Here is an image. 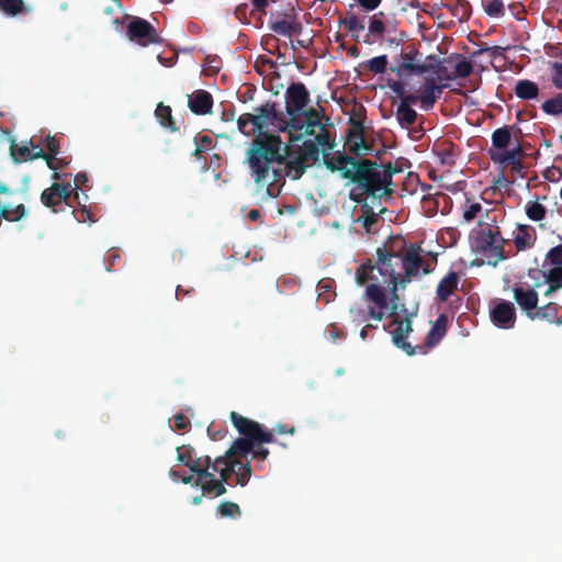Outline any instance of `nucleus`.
<instances>
[{"mask_svg": "<svg viewBox=\"0 0 562 562\" xmlns=\"http://www.w3.org/2000/svg\"><path fill=\"white\" fill-rule=\"evenodd\" d=\"M194 449L189 445L177 448V460L186 467H190L193 460Z\"/></svg>", "mask_w": 562, "mask_h": 562, "instance_id": "8fccbe9b", "label": "nucleus"}, {"mask_svg": "<svg viewBox=\"0 0 562 562\" xmlns=\"http://www.w3.org/2000/svg\"><path fill=\"white\" fill-rule=\"evenodd\" d=\"M491 319L498 328H514L516 324V308L514 304L509 301L497 302L491 310Z\"/></svg>", "mask_w": 562, "mask_h": 562, "instance_id": "2eb2a0df", "label": "nucleus"}, {"mask_svg": "<svg viewBox=\"0 0 562 562\" xmlns=\"http://www.w3.org/2000/svg\"><path fill=\"white\" fill-rule=\"evenodd\" d=\"M361 211H362V215H361V220H362V226L369 231L371 225H373L374 223H376L378 218H376V214L374 213L372 206H370L368 203H363L362 206H361Z\"/></svg>", "mask_w": 562, "mask_h": 562, "instance_id": "09e8293b", "label": "nucleus"}, {"mask_svg": "<svg viewBox=\"0 0 562 562\" xmlns=\"http://www.w3.org/2000/svg\"><path fill=\"white\" fill-rule=\"evenodd\" d=\"M448 322V316L443 313L437 317L436 322L434 323L430 330L426 335L425 346H423L424 349H431L441 341V339L447 334Z\"/></svg>", "mask_w": 562, "mask_h": 562, "instance_id": "5701e85b", "label": "nucleus"}, {"mask_svg": "<svg viewBox=\"0 0 562 562\" xmlns=\"http://www.w3.org/2000/svg\"><path fill=\"white\" fill-rule=\"evenodd\" d=\"M531 321L541 319L550 324L562 325L561 306L558 303L549 302L548 304L538 307L530 317Z\"/></svg>", "mask_w": 562, "mask_h": 562, "instance_id": "b1692460", "label": "nucleus"}, {"mask_svg": "<svg viewBox=\"0 0 562 562\" xmlns=\"http://www.w3.org/2000/svg\"><path fill=\"white\" fill-rule=\"evenodd\" d=\"M505 48L502 46H491V47H484L479 48L472 53V57L475 58L484 53H487L491 58H497L504 56Z\"/></svg>", "mask_w": 562, "mask_h": 562, "instance_id": "864d4df0", "label": "nucleus"}, {"mask_svg": "<svg viewBox=\"0 0 562 562\" xmlns=\"http://www.w3.org/2000/svg\"><path fill=\"white\" fill-rule=\"evenodd\" d=\"M541 110L547 115L559 116L562 114V92L554 94L541 104Z\"/></svg>", "mask_w": 562, "mask_h": 562, "instance_id": "c9c22d12", "label": "nucleus"}, {"mask_svg": "<svg viewBox=\"0 0 562 562\" xmlns=\"http://www.w3.org/2000/svg\"><path fill=\"white\" fill-rule=\"evenodd\" d=\"M507 241L497 225L486 224L474 236L473 249L486 260L487 265L495 267L508 258L505 251Z\"/></svg>", "mask_w": 562, "mask_h": 562, "instance_id": "39448f33", "label": "nucleus"}, {"mask_svg": "<svg viewBox=\"0 0 562 562\" xmlns=\"http://www.w3.org/2000/svg\"><path fill=\"white\" fill-rule=\"evenodd\" d=\"M521 157L522 148L519 142H516L515 145L510 147L509 151L491 154V160L493 162L503 166H512L513 171H519L522 168Z\"/></svg>", "mask_w": 562, "mask_h": 562, "instance_id": "aec40b11", "label": "nucleus"}, {"mask_svg": "<svg viewBox=\"0 0 562 562\" xmlns=\"http://www.w3.org/2000/svg\"><path fill=\"white\" fill-rule=\"evenodd\" d=\"M351 317H352V322L356 323L357 325L368 321V318H372L370 315H369V311L366 312L363 308L361 307H351L350 311H349Z\"/></svg>", "mask_w": 562, "mask_h": 562, "instance_id": "13d9d810", "label": "nucleus"}, {"mask_svg": "<svg viewBox=\"0 0 562 562\" xmlns=\"http://www.w3.org/2000/svg\"><path fill=\"white\" fill-rule=\"evenodd\" d=\"M513 297L527 317L530 318L538 306V292L529 285L516 284L513 288Z\"/></svg>", "mask_w": 562, "mask_h": 562, "instance_id": "dca6fc26", "label": "nucleus"}, {"mask_svg": "<svg viewBox=\"0 0 562 562\" xmlns=\"http://www.w3.org/2000/svg\"><path fill=\"white\" fill-rule=\"evenodd\" d=\"M420 251V246L409 244L407 247L405 244V249L401 256V263L404 270V276L401 277V288H405L413 277L420 276V269H423L422 274H429L431 272L429 266L422 258Z\"/></svg>", "mask_w": 562, "mask_h": 562, "instance_id": "6e6552de", "label": "nucleus"}, {"mask_svg": "<svg viewBox=\"0 0 562 562\" xmlns=\"http://www.w3.org/2000/svg\"><path fill=\"white\" fill-rule=\"evenodd\" d=\"M551 81L557 89L562 90V63L554 61L552 64Z\"/></svg>", "mask_w": 562, "mask_h": 562, "instance_id": "5fc2aeb1", "label": "nucleus"}, {"mask_svg": "<svg viewBox=\"0 0 562 562\" xmlns=\"http://www.w3.org/2000/svg\"><path fill=\"white\" fill-rule=\"evenodd\" d=\"M213 97L206 90H194L191 94H188V108L195 115H206L212 113L213 109Z\"/></svg>", "mask_w": 562, "mask_h": 562, "instance_id": "f3484780", "label": "nucleus"}, {"mask_svg": "<svg viewBox=\"0 0 562 562\" xmlns=\"http://www.w3.org/2000/svg\"><path fill=\"white\" fill-rule=\"evenodd\" d=\"M442 94V87H427L420 86L416 93H407V101L420 103L425 111L434 108L437 100Z\"/></svg>", "mask_w": 562, "mask_h": 562, "instance_id": "a211bd4d", "label": "nucleus"}, {"mask_svg": "<svg viewBox=\"0 0 562 562\" xmlns=\"http://www.w3.org/2000/svg\"><path fill=\"white\" fill-rule=\"evenodd\" d=\"M473 71L472 64L467 60L464 57H461V59L457 63L454 67V76L457 78H467L469 77Z\"/></svg>", "mask_w": 562, "mask_h": 562, "instance_id": "3c124183", "label": "nucleus"}, {"mask_svg": "<svg viewBox=\"0 0 562 562\" xmlns=\"http://www.w3.org/2000/svg\"><path fill=\"white\" fill-rule=\"evenodd\" d=\"M26 215V209L24 204H19L15 207L0 205V216L9 222L20 221Z\"/></svg>", "mask_w": 562, "mask_h": 562, "instance_id": "e433bc0d", "label": "nucleus"}, {"mask_svg": "<svg viewBox=\"0 0 562 562\" xmlns=\"http://www.w3.org/2000/svg\"><path fill=\"white\" fill-rule=\"evenodd\" d=\"M155 115L161 126L170 128V131L172 132L178 130L176 126V122L173 121V117L171 115V108L169 105L159 103L155 111Z\"/></svg>", "mask_w": 562, "mask_h": 562, "instance_id": "72a5a7b5", "label": "nucleus"}, {"mask_svg": "<svg viewBox=\"0 0 562 562\" xmlns=\"http://www.w3.org/2000/svg\"><path fill=\"white\" fill-rule=\"evenodd\" d=\"M526 215L529 220L533 222H540L542 221L547 215V209L543 204L539 203L538 201H529L526 204Z\"/></svg>", "mask_w": 562, "mask_h": 562, "instance_id": "ea45409f", "label": "nucleus"}, {"mask_svg": "<svg viewBox=\"0 0 562 562\" xmlns=\"http://www.w3.org/2000/svg\"><path fill=\"white\" fill-rule=\"evenodd\" d=\"M127 36L130 41L136 42L140 46L158 44L161 42L156 29L145 19L133 18L127 25Z\"/></svg>", "mask_w": 562, "mask_h": 562, "instance_id": "9b49d317", "label": "nucleus"}, {"mask_svg": "<svg viewBox=\"0 0 562 562\" xmlns=\"http://www.w3.org/2000/svg\"><path fill=\"white\" fill-rule=\"evenodd\" d=\"M512 127L510 126H503L499 128H496L491 136L492 146L488 148L487 153L491 157V154H499L504 151H509V146L515 145V142H513L512 137Z\"/></svg>", "mask_w": 562, "mask_h": 562, "instance_id": "6ab92c4d", "label": "nucleus"}, {"mask_svg": "<svg viewBox=\"0 0 562 562\" xmlns=\"http://www.w3.org/2000/svg\"><path fill=\"white\" fill-rule=\"evenodd\" d=\"M484 12L492 18L505 15V5L503 0H482Z\"/></svg>", "mask_w": 562, "mask_h": 562, "instance_id": "a19ab883", "label": "nucleus"}, {"mask_svg": "<svg viewBox=\"0 0 562 562\" xmlns=\"http://www.w3.org/2000/svg\"><path fill=\"white\" fill-rule=\"evenodd\" d=\"M217 512L222 517L235 518L241 516L239 506L233 502H222L217 507Z\"/></svg>", "mask_w": 562, "mask_h": 562, "instance_id": "49530a36", "label": "nucleus"}, {"mask_svg": "<svg viewBox=\"0 0 562 562\" xmlns=\"http://www.w3.org/2000/svg\"><path fill=\"white\" fill-rule=\"evenodd\" d=\"M340 24H342L344 27L351 33L361 32L364 30L363 21L359 20L357 15L351 13H348L345 18L340 19Z\"/></svg>", "mask_w": 562, "mask_h": 562, "instance_id": "37998d69", "label": "nucleus"}, {"mask_svg": "<svg viewBox=\"0 0 562 562\" xmlns=\"http://www.w3.org/2000/svg\"><path fill=\"white\" fill-rule=\"evenodd\" d=\"M302 115L305 117L304 121H301L300 116H294L293 119H290L289 122L290 130L300 132L297 138H300L303 134L307 136H314L317 128H324L321 122L319 113L316 109L310 108L308 110L302 112Z\"/></svg>", "mask_w": 562, "mask_h": 562, "instance_id": "4468645a", "label": "nucleus"}, {"mask_svg": "<svg viewBox=\"0 0 562 562\" xmlns=\"http://www.w3.org/2000/svg\"><path fill=\"white\" fill-rule=\"evenodd\" d=\"M70 210H71V213L75 215V218L79 223H85L87 221H91L92 213L90 212V210H88L86 207V205H82V207L78 211L76 210L75 206H74V209H70Z\"/></svg>", "mask_w": 562, "mask_h": 562, "instance_id": "bf43d9fd", "label": "nucleus"}, {"mask_svg": "<svg viewBox=\"0 0 562 562\" xmlns=\"http://www.w3.org/2000/svg\"><path fill=\"white\" fill-rule=\"evenodd\" d=\"M256 114H252V116H247V119L256 126H259L261 132L270 124H273V122L278 119L277 104L273 102H267L260 105L256 109Z\"/></svg>", "mask_w": 562, "mask_h": 562, "instance_id": "412c9836", "label": "nucleus"}, {"mask_svg": "<svg viewBox=\"0 0 562 562\" xmlns=\"http://www.w3.org/2000/svg\"><path fill=\"white\" fill-rule=\"evenodd\" d=\"M310 102V92L302 82L291 83L285 91V109L290 119L301 116Z\"/></svg>", "mask_w": 562, "mask_h": 562, "instance_id": "f8f14e48", "label": "nucleus"}, {"mask_svg": "<svg viewBox=\"0 0 562 562\" xmlns=\"http://www.w3.org/2000/svg\"><path fill=\"white\" fill-rule=\"evenodd\" d=\"M404 249L405 239L393 237L376 249L374 265L369 259L356 270L358 284L370 282L366 289V297L373 304L369 307V315L375 321H382L389 310V316L396 315L397 305L394 301L398 300L397 288L401 286V274L396 268L401 263Z\"/></svg>", "mask_w": 562, "mask_h": 562, "instance_id": "f257e3e1", "label": "nucleus"}, {"mask_svg": "<svg viewBox=\"0 0 562 562\" xmlns=\"http://www.w3.org/2000/svg\"><path fill=\"white\" fill-rule=\"evenodd\" d=\"M121 260V257L120 255L117 254V251H111L106 258V266H105V270L106 271H111L112 268L115 267L116 262Z\"/></svg>", "mask_w": 562, "mask_h": 562, "instance_id": "338daca9", "label": "nucleus"}, {"mask_svg": "<svg viewBox=\"0 0 562 562\" xmlns=\"http://www.w3.org/2000/svg\"><path fill=\"white\" fill-rule=\"evenodd\" d=\"M459 283V276L456 271L447 273L437 286V297L439 301L445 302L457 289Z\"/></svg>", "mask_w": 562, "mask_h": 562, "instance_id": "cd10ccee", "label": "nucleus"}, {"mask_svg": "<svg viewBox=\"0 0 562 562\" xmlns=\"http://www.w3.org/2000/svg\"><path fill=\"white\" fill-rule=\"evenodd\" d=\"M247 116H252V113H244L237 120V126L241 134L246 136L254 135L258 133L257 136L263 135L265 133L260 131L259 126H256L252 122H249Z\"/></svg>", "mask_w": 562, "mask_h": 562, "instance_id": "58836bf2", "label": "nucleus"}, {"mask_svg": "<svg viewBox=\"0 0 562 562\" xmlns=\"http://www.w3.org/2000/svg\"><path fill=\"white\" fill-rule=\"evenodd\" d=\"M247 12H248L247 3H241V4L237 5L235 9V15L241 22H244V20L247 19Z\"/></svg>", "mask_w": 562, "mask_h": 562, "instance_id": "774afa93", "label": "nucleus"}, {"mask_svg": "<svg viewBox=\"0 0 562 562\" xmlns=\"http://www.w3.org/2000/svg\"><path fill=\"white\" fill-rule=\"evenodd\" d=\"M71 184L70 183H53L41 194V201L49 207L54 213L65 212L67 209H74L71 203Z\"/></svg>", "mask_w": 562, "mask_h": 562, "instance_id": "1a4fd4ad", "label": "nucleus"}, {"mask_svg": "<svg viewBox=\"0 0 562 562\" xmlns=\"http://www.w3.org/2000/svg\"><path fill=\"white\" fill-rule=\"evenodd\" d=\"M252 4L251 14L257 12L259 15L266 14V9L269 5V0H250Z\"/></svg>", "mask_w": 562, "mask_h": 562, "instance_id": "680f3d73", "label": "nucleus"}, {"mask_svg": "<svg viewBox=\"0 0 562 562\" xmlns=\"http://www.w3.org/2000/svg\"><path fill=\"white\" fill-rule=\"evenodd\" d=\"M383 16V12H379L371 16L369 23V34L381 38L385 31L384 22L380 19Z\"/></svg>", "mask_w": 562, "mask_h": 562, "instance_id": "de8ad7c7", "label": "nucleus"}, {"mask_svg": "<svg viewBox=\"0 0 562 562\" xmlns=\"http://www.w3.org/2000/svg\"><path fill=\"white\" fill-rule=\"evenodd\" d=\"M188 468L191 472L196 474L193 485L198 486L203 480H206L207 476H212V472H210L209 469L212 468L214 471V460L209 456L193 458L192 463Z\"/></svg>", "mask_w": 562, "mask_h": 562, "instance_id": "bb28decb", "label": "nucleus"}, {"mask_svg": "<svg viewBox=\"0 0 562 562\" xmlns=\"http://www.w3.org/2000/svg\"><path fill=\"white\" fill-rule=\"evenodd\" d=\"M481 211H482L481 203H479V202L471 203V204L467 205V207L463 211V215H462L463 220L465 222H472L474 218L477 217V215L481 213Z\"/></svg>", "mask_w": 562, "mask_h": 562, "instance_id": "6e6d98bb", "label": "nucleus"}, {"mask_svg": "<svg viewBox=\"0 0 562 562\" xmlns=\"http://www.w3.org/2000/svg\"><path fill=\"white\" fill-rule=\"evenodd\" d=\"M342 151L357 159L371 154L372 147L366 140L364 126L361 120L352 116L349 119V127L346 131Z\"/></svg>", "mask_w": 562, "mask_h": 562, "instance_id": "0eeeda50", "label": "nucleus"}, {"mask_svg": "<svg viewBox=\"0 0 562 562\" xmlns=\"http://www.w3.org/2000/svg\"><path fill=\"white\" fill-rule=\"evenodd\" d=\"M282 145L279 136L263 134L256 136L247 150L250 176L259 188H266L270 196L279 193L285 177L297 180L306 170L302 158H285L282 150L286 151L288 146Z\"/></svg>", "mask_w": 562, "mask_h": 562, "instance_id": "f03ea898", "label": "nucleus"}, {"mask_svg": "<svg viewBox=\"0 0 562 562\" xmlns=\"http://www.w3.org/2000/svg\"><path fill=\"white\" fill-rule=\"evenodd\" d=\"M44 145L48 153H45V156L42 157L45 159L47 167L52 170H57V166L55 165L56 156L59 154L60 144L56 136L47 135L44 138Z\"/></svg>", "mask_w": 562, "mask_h": 562, "instance_id": "2f4dec72", "label": "nucleus"}, {"mask_svg": "<svg viewBox=\"0 0 562 562\" xmlns=\"http://www.w3.org/2000/svg\"><path fill=\"white\" fill-rule=\"evenodd\" d=\"M302 158L304 164L307 166L310 161H316L318 158V148L312 142H305L303 149L296 155Z\"/></svg>", "mask_w": 562, "mask_h": 562, "instance_id": "c03bdc74", "label": "nucleus"}, {"mask_svg": "<svg viewBox=\"0 0 562 562\" xmlns=\"http://www.w3.org/2000/svg\"><path fill=\"white\" fill-rule=\"evenodd\" d=\"M390 325H396L395 329L391 331L393 344L406 352L408 356H414L417 352V349L420 352L425 353L424 347H413L409 342L406 341V338L412 333V322L409 318L405 317L403 319H398L396 316Z\"/></svg>", "mask_w": 562, "mask_h": 562, "instance_id": "ddd939ff", "label": "nucleus"}, {"mask_svg": "<svg viewBox=\"0 0 562 562\" xmlns=\"http://www.w3.org/2000/svg\"><path fill=\"white\" fill-rule=\"evenodd\" d=\"M514 91L518 99L533 100L538 98L540 89L536 82L528 79H520L516 82Z\"/></svg>", "mask_w": 562, "mask_h": 562, "instance_id": "c756f323", "label": "nucleus"}, {"mask_svg": "<svg viewBox=\"0 0 562 562\" xmlns=\"http://www.w3.org/2000/svg\"><path fill=\"white\" fill-rule=\"evenodd\" d=\"M324 165L341 179L356 184L363 194L373 199L391 198L394 189L387 186L381 170L382 164L368 158L351 157L346 151L324 153Z\"/></svg>", "mask_w": 562, "mask_h": 562, "instance_id": "20e7f679", "label": "nucleus"}, {"mask_svg": "<svg viewBox=\"0 0 562 562\" xmlns=\"http://www.w3.org/2000/svg\"><path fill=\"white\" fill-rule=\"evenodd\" d=\"M387 64H389L387 56L386 55H380V56H376V57H373V58L369 59L364 64V66L370 71H372L374 75H378V74L385 72V70L387 68Z\"/></svg>", "mask_w": 562, "mask_h": 562, "instance_id": "79ce46f5", "label": "nucleus"}, {"mask_svg": "<svg viewBox=\"0 0 562 562\" xmlns=\"http://www.w3.org/2000/svg\"><path fill=\"white\" fill-rule=\"evenodd\" d=\"M224 483H229V480H223L221 476L220 480H216L212 473V476H207L199 486L202 488V495L217 497L226 493Z\"/></svg>", "mask_w": 562, "mask_h": 562, "instance_id": "c85d7f7f", "label": "nucleus"}, {"mask_svg": "<svg viewBox=\"0 0 562 562\" xmlns=\"http://www.w3.org/2000/svg\"><path fill=\"white\" fill-rule=\"evenodd\" d=\"M426 67H428V72H432L438 81L440 82H446L447 81H452L456 79V76L453 72H449L447 67L443 66V64L441 65H426Z\"/></svg>", "mask_w": 562, "mask_h": 562, "instance_id": "a18cd8bd", "label": "nucleus"}, {"mask_svg": "<svg viewBox=\"0 0 562 562\" xmlns=\"http://www.w3.org/2000/svg\"><path fill=\"white\" fill-rule=\"evenodd\" d=\"M390 89L401 98V102L396 109V120L398 124L408 128L414 125L417 120V112L412 108V104H416L415 102L407 101V93L405 92V85L401 80H389Z\"/></svg>", "mask_w": 562, "mask_h": 562, "instance_id": "9d476101", "label": "nucleus"}, {"mask_svg": "<svg viewBox=\"0 0 562 562\" xmlns=\"http://www.w3.org/2000/svg\"><path fill=\"white\" fill-rule=\"evenodd\" d=\"M0 11L9 16H16L29 13L30 9L25 7L23 0H0Z\"/></svg>", "mask_w": 562, "mask_h": 562, "instance_id": "473e14b6", "label": "nucleus"}, {"mask_svg": "<svg viewBox=\"0 0 562 562\" xmlns=\"http://www.w3.org/2000/svg\"><path fill=\"white\" fill-rule=\"evenodd\" d=\"M439 199L447 200L448 196L443 193H437L435 195L429 194L423 198V207L428 216H435L437 214L439 210Z\"/></svg>", "mask_w": 562, "mask_h": 562, "instance_id": "4c0bfd02", "label": "nucleus"}, {"mask_svg": "<svg viewBox=\"0 0 562 562\" xmlns=\"http://www.w3.org/2000/svg\"><path fill=\"white\" fill-rule=\"evenodd\" d=\"M229 417L241 437L234 440L225 454L214 459V471L218 472L223 480H231L235 475L234 483L245 486L251 476L248 454L256 445L273 442L274 434L272 430L263 429L258 422L236 412H232Z\"/></svg>", "mask_w": 562, "mask_h": 562, "instance_id": "7ed1b4c3", "label": "nucleus"}, {"mask_svg": "<svg viewBox=\"0 0 562 562\" xmlns=\"http://www.w3.org/2000/svg\"><path fill=\"white\" fill-rule=\"evenodd\" d=\"M422 86H427V87H442V91L449 87L448 83L446 82H440L438 81L437 77L436 76H431V77H425V80L423 82Z\"/></svg>", "mask_w": 562, "mask_h": 562, "instance_id": "69168bd1", "label": "nucleus"}, {"mask_svg": "<svg viewBox=\"0 0 562 562\" xmlns=\"http://www.w3.org/2000/svg\"><path fill=\"white\" fill-rule=\"evenodd\" d=\"M175 419V429L179 431H186L190 428L191 422L187 415L183 413H177L173 416Z\"/></svg>", "mask_w": 562, "mask_h": 562, "instance_id": "4d7b16f0", "label": "nucleus"}, {"mask_svg": "<svg viewBox=\"0 0 562 562\" xmlns=\"http://www.w3.org/2000/svg\"><path fill=\"white\" fill-rule=\"evenodd\" d=\"M549 280L546 282L548 284V289L544 292L546 296H549L551 293L562 289V276H558L551 268L549 273Z\"/></svg>", "mask_w": 562, "mask_h": 562, "instance_id": "603ef678", "label": "nucleus"}, {"mask_svg": "<svg viewBox=\"0 0 562 562\" xmlns=\"http://www.w3.org/2000/svg\"><path fill=\"white\" fill-rule=\"evenodd\" d=\"M260 445L261 443L254 446V449L250 451V453H252V458L265 461L269 456V450L267 448L260 447Z\"/></svg>", "mask_w": 562, "mask_h": 562, "instance_id": "e2e57ef3", "label": "nucleus"}, {"mask_svg": "<svg viewBox=\"0 0 562 562\" xmlns=\"http://www.w3.org/2000/svg\"><path fill=\"white\" fill-rule=\"evenodd\" d=\"M438 156L440 157V161L445 165H453L454 164V155L452 151L448 149H441L438 151Z\"/></svg>", "mask_w": 562, "mask_h": 562, "instance_id": "0e129e2a", "label": "nucleus"}, {"mask_svg": "<svg viewBox=\"0 0 562 562\" xmlns=\"http://www.w3.org/2000/svg\"><path fill=\"white\" fill-rule=\"evenodd\" d=\"M537 236L535 229L529 225L518 224L517 233L514 236V245L518 252L533 247Z\"/></svg>", "mask_w": 562, "mask_h": 562, "instance_id": "a878e982", "label": "nucleus"}, {"mask_svg": "<svg viewBox=\"0 0 562 562\" xmlns=\"http://www.w3.org/2000/svg\"><path fill=\"white\" fill-rule=\"evenodd\" d=\"M423 64V54L414 46H407L405 52H402L394 58L393 65L390 70L398 77V80L411 77L412 75L422 76L428 72V67Z\"/></svg>", "mask_w": 562, "mask_h": 562, "instance_id": "423d86ee", "label": "nucleus"}, {"mask_svg": "<svg viewBox=\"0 0 562 562\" xmlns=\"http://www.w3.org/2000/svg\"><path fill=\"white\" fill-rule=\"evenodd\" d=\"M30 144L32 145V149L27 145H18L12 142L10 146V155L14 162L20 164L45 156V153L40 145H33L32 140Z\"/></svg>", "mask_w": 562, "mask_h": 562, "instance_id": "4be33fe9", "label": "nucleus"}, {"mask_svg": "<svg viewBox=\"0 0 562 562\" xmlns=\"http://www.w3.org/2000/svg\"><path fill=\"white\" fill-rule=\"evenodd\" d=\"M406 162H407L406 159L401 158V159H397L395 162L389 161L384 165L382 164L381 170H382L383 176L385 177V180L390 188H392V186H393V181H392L393 176L396 173L403 172Z\"/></svg>", "mask_w": 562, "mask_h": 562, "instance_id": "f704fd0d", "label": "nucleus"}, {"mask_svg": "<svg viewBox=\"0 0 562 562\" xmlns=\"http://www.w3.org/2000/svg\"><path fill=\"white\" fill-rule=\"evenodd\" d=\"M212 138L207 135H196L194 137V143L204 151L209 150L212 146Z\"/></svg>", "mask_w": 562, "mask_h": 562, "instance_id": "052dcab7", "label": "nucleus"}, {"mask_svg": "<svg viewBox=\"0 0 562 562\" xmlns=\"http://www.w3.org/2000/svg\"><path fill=\"white\" fill-rule=\"evenodd\" d=\"M550 268H551V265L547 263V255H546L541 268L528 269L527 276L529 279L532 280V285L530 288H533L536 290L537 288L544 285L546 282L549 280L548 276L550 273Z\"/></svg>", "mask_w": 562, "mask_h": 562, "instance_id": "7c9ffc66", "label": "nucleus"}, {"mask_svg": "<svg viewBox=\"0 0 562 562\" xmlns=\"http://www.w3.org/2000/svg\"><path fill=\"white\" fill-rule=\"evenodd\" d=\"M284 18H286V14H284ZM269 29L282 36H292V35H299L302 33L303 24L297 21L296 19H282V20H276L269 22Z\"/></svg>", "mask_w": 562, "mask_h": 562, "instance_id": "393cba45", "label": "nucleus"}]
</instances>
